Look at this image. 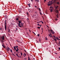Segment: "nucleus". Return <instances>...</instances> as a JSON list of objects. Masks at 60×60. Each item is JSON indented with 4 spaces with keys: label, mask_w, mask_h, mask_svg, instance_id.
<instances>
[{
    "label": "nucleus",
    "mask_w": 60,
    "mask_h": 60,
    "mask_svg": "<svg viewBox=\"0 0 60 60\" xmlns=\"http://www.w3.org/2000/svg\"><path fill=\"white\" fill-rule=\"evenodd\" d=\"M18 21L19 22V23L18 24V25L19 27H21L22 26V27H23V23L21 22V21L19 20Z\"/></svg>",
    "instance_id": "f257e3e1"
},
{
    "label": "nucleus",
    "mask_w": 60,
    "mask_h": 60,
    "mask_svg": "<svg viewBox=\"0 0 60 60\" xmlns=\"http://www.w3.org/2000/svg\"><path fill=\"white\" fill-rule=\"evenodd\" d=\"M52 2V1H49V2L48 3V4L47 5L48 6H50V5H51L52 4H53V3H52L51 2Z\"/></svg>",
    "instance_id": "f03ea898"
},
{
    "label": "nucleus",
    "mask_w": 60,
    "mask_h": 60,
    "mask_svg": "<svg viewBox=\"0 0 60 60\" xmlns=\"http://www.w3.org/2000/svg\"><path fill=\"white\" fill-rule=\"evenodd\" d=\"M5 29L6 31V21L5 20Z\"/></svg>",
    "instance_id": "7ed1b4c3"
},
{
    "label": "nucleus",
    "mask_w": 60,
    "mask_h": 60,
    "mask_svg": "<svg viewBox=\"0 0 60 60\" xmlns=\"http://www.w3.org/2000/svg\"><path fill=\"white\" fill-rule=\"evenodd\" d=\"M6 48H6L7 50L8 51H9L10 49L9 48V47H8V46H7L6 47Z\"/></svg>",
    "instance_id": "20e7f679"
},
{
    "label": "nucleus",
    "mask_w": 60,
    "mask_h": 60,
    "mask_svg": "<svg viewBox=\"0 0 60 60\" xmlns=\"http://www.w3.org/2000/svg\"><path fill=\"white\" fill-rule=\"evenodd\" d=\"M1 38L3 40H4V36H3L2 37H1Z\"/></svg>",
    "instance_id": "39448f33"
},
{
    "label": "nucleus",
    "mask_w": 60,
    "mask_h": 60,
    "mask_svg": "<svg viewBox=\"0 0 60 60\" xmlns=\"http://www.w3.org/2000/svg\"><path fill=\"white\" fill-rule=\"evenodd\" d=\"M55 11L56 13H58V10H56Z\"/></svg>",
    "instance_id": "423d86ee"
},
{
    "label": "nucleus",
    "mask_w": 60,
    "mask_h": 60,
    "mask_svg": "<svg viewBox=\"0 0 60 60\" xmlns=\"http://www.w3.org/2000/svg\"><path fill=\"white\" fill-rule=\"evenodd\" d=\"M49 9V10H50V12H52V9Z\"/></svg>",
    "instance_id": "0eeeda50"
},
{
    "label": "nucleus",
    "mask_w": 60,
    "mask_h": 60,
    "mask_svg": "<svg viewBox=\"0 0 60 60\" xmlns=\"http://www.w3.org/2000/svg\"><path fill=\"white\" fill-rule=\"evenodd\" d=\"M58 7V6L56 7H55V9L56 10V9H57V8Z\"/></svg>",
    "instance_id": "6e6552de"
},
{
    "label": "nucleus",
    "mask_w": 60,
    "mask_h": 60,
    "mask_svg": "<svg viewBox=\"0 0 60 60\" xmlns=\"http://www.w3.org/2000/svg\"><path fill=\"white\" fill-rule=\"evenodd\" d=\"M14 49L15 50H16V46H14Z\"/></svg>",
    "instance_id": "1a4fd4ad"
},
{
    "label": "nucleus",
    "mask_w": 60,
    "mask_h": 60,
    "mask_svg": "<svg viewBox=\"0 0 60 60\" xmlns=\"http://www.w3.org/2000/svg\"><path fill=\"white\" fill-rule=\"evenodd\" d=\"M53 3H55L56 2V0L53 1Z\"/></svg>",
    "instance_id": "9d476101"
},
{
    "label": "nucleus",
    "mask_w": 60,
    "mask_h": 60,
    "mask_svg": "<svg viewBox=\"0 0 60 60\" xmlns=\"http://www.w3.org/2000/svg\"><path fill=\"white\" fill-rule=\"evenodd\" d=\"M30 4H28V5L29 6V7H30Z\"/></svg>",
    "instance_id": "9b49d317"
},
{
    "label": "nucleus",
    "mask_w": 60,
    "mask_h": 60,
    "mask_svg": "<svg viewBox=\"0 0 60 60\" xmlns=\"http://www.w3.org/2000/svg\"><path fill=\"white\" fill-rule=\"evenodd\" d=\"M2 46L3 47H4V48H5V46L4 45H2Z\"/></svg>",
    "instance_id": "f8f14e48"
},
{
    "label": "nucleus",
    "mask_w": 60,
    "mask_h": 60,
    "mask_svg": "<svg viewBox=\"0 0 60 60\" xmlns=\"http://www.w3.org/2000/svg\"><path fill=\"white\" fill-rule=\"evenodd\" d=\"M8 33H10V30H8Z\"/></svg>",
    "instance_id": "ddd939ff"
},
{
    "label": "nucleus",
    "mask_w": 60,
    "mask_h": 60,
    "mask_svg": "<svg viewBox=\"0 0 60 60\" xmlns=\"http://www.w3.org/2000/svg\"><path fill=\"white\" fill-rule=\"evenodd\" d=\"M15 47H16V48H17V49H18V46H15Z\"/></svg>",
    "instance_id": "4468645a"
},
{
    "label": "nucleus",
    "mask_w": 60,
    "mask_h": 60,
    "mask_svg": "<svg viewBox=\"0 0 60 60\" xmlns=\"http://www.w3.org/2000/svg\"><path fill=\"white\" fill-rule=\"evenodd\" d=\"M18 50H19V49H17L16 50V52H17L18 51Z\"/></svg>",
    "instance_id": "2eb2a0df"
},
{
    "label": "nucleus",
    "mask_w": 60,
    "mask_h": 60,
    "mask_svg": "<svg viewBox=\"0 0 60 60\" xmlns=\"http://www.w3.org/2000/svg\"><path fill=\"white\" fill-rule=\"evenodd\" d=\"M17 42H19V43H20V41H18L17 40Z\"/></svg>",
    "instance_id": "dca6fc26"
},
{
    "label": "nucleus",
    "mask_w": 60,
    "mask_h": 60,
    "mask_svg": "<svg viewBox=\"0 0 60 60\" xmlns=\"http://www.w3.org/2000/svg\"><path fill=\"white\" fill-rule=\"evenodd\" d=\"M50 30L51 31V32H53V31L52 30Z\"/></svg>",
    "instance_id": "f3484780"
},
{
    "label": "nucleus",
    "mask_w": 60,
    "mask_h": 60,
    "mask_svg": "<svg viewBox=\"0 0 60 60\" xmlns=\"http://www.w3.org/2000/svg\"><path fill=\"white\" fill-rule=\"evenodd\" d=\"M19 18H17L16 19V20H19Z\"/></svg>",
    "instance_id": "a211bd4d"
},
{
    "label": "nucleus",
    "mask_w": 60,
    "mask_h": 60,
    "mask_svg": "<svg viewBox=\"0 0 60 60\" xmlns=\"http://www.w3.org/2000/svg\"><path fill=\"white\" fill-rule=\"evenodd\" d=\"M10 51L11 52V53L12 52V50H11V49H10Z\"/></svg>",
    "instance_id": "6ab92c4d"
},
{
    "label": "nucleus",
    "mask_w": 60,
    "mask_h": 60,
    "mask_svg": "<svg viewBox=\"0 0 60 60\" xmlns=\"http://www.w3.org/2000/svg\"><path fill=\"white\" fill-rule=\"evenodd\" d=\"M56 16L57 17V18H58V14H57L56 15Z\"/></svg>",
    "instance_id": "aec40b11"
},
{
    "label": "nucleus",
    "mask_w": 60,
    "mask_h": 60,
    "mask_svg": "<svg viewBox=\"0 0 60 60\" xmlns=\"http://www.w3.org/2000/svg\"><path fill=\"white\" fill-rule=\"evenodd\" d=\"M57 4H59V2H57Z\"/></svg>",
    "instance_id": "412c9836"
},
{
    "label": "nucleus",
    "mask_w": 60,
    "mask_h": 60,
    "mask_svg": "<svg viewBox=\"0 0 60 60\" xmlns=\"http://www.w3.org/2000/svg\"><path fill=\"white\" fill-rule=\"evenodd\" d=\"M37 2H39V0H37Z\"/></svg>",
    "instance_id": "4be33fe9"
},
{
    "label": "nucleus",
    "mask_w": 60,
    "mask_h": 60,
    "mask_svg": "<svg viewBox=\"0 0 60 60\" xmlns=\"http://www.w3.org/2000/svg\"><path fill=\"white\" fill-rule=\"evenodd\" d=\"M50 9H51V8H52V7H50Z\"/></svg>",
    "instance_id": "5701e85b"
},
{
    "label": "nucleus",
    "mask_w": 60,
    "mask_h": 60,
    "mask_svg": "<svg viewBox=\"0 0 60 60\" xmlns=\"http://www.w3.org/2000/svg\"><path fill=\"white\" fill-rule=\"evenodd\" d=\"M38 28L39 29H40V27H38Z\"/></svg>",
    "instance_id": "b1692460"
},
{
    "label": "nucleus",
    "mask_w": 60,
    "mask_h": 60,
    "mask_svg": "<svg viewBox=\"0 0 60 60\" xmlns=\"http://www.w3.org/2000/svg\"><path fill=\"white\" fill-rule=\"evenodd\" d=\"M51 35V34H49V37H50V36Z\"/></svg>",
    "instance_id": "393cba45"
},
{
    "label": "nucleus",
    "mask_w": 60,
    "mask_h": 60,
    "mask_svg": "<svg viewBox=\"0 0 60 60\" xmlns=\"http://www.w3.org/2000/svg\"><path fill=\"white\" fill-rule=\"evenodd\" d=\"M24 59V60H26V58H25Z\"/></svg>",
    "instance_id": "a878e982"
},
{
    "label": "nucleus",
    "mask_w": 60,
    "mask_h": 60,
    "mask_svg": "<svg viewBox=\"0 0 60 60\" xmlns=\"http://www.w3.org/2000/svg\"><path fill=\"white\" fill-rule=\"evenodd\" d=\"M40 22H42V24H43V22L41 21H40Z\"/></svg>",
    "instance_id": "bb28decb"
},
{
    "label": "nucleus",
    "mask_w": 60,
    "mask_h": 60,
    "mask_svg": "<svg viewBox=\"0 0 60 60\" xmlns=\"http://www.w3.org/2000/svg\"><path fill=\"white\" fill-rule=\"evenodd\" d=\"M45 39L46 40H47V37H45Z\"/></svg>",
    "instance_id": "cd10ccee"
},
{
    "label": "nucleus",
    "mask_w": 60,
    "mask_h": 60,
    "mask_svg": "<svg viewBox=\"0 0 60 60\" xmlns=\"http://www.w3.org/2000/svg\"><path fill=\"white\" fill-rule=\"evenodd\" d=\"M42 33L43 32V29L42 28Z\"/></svg>",
    "instance_id": "c85d7f7f"
},
{
    "label": "nucleus",
    "mask_w": 60,
    "mask_h": 60,
    "mask_svg": "<svg viewBox=\"0 0 60 60\" xmlns=\"http://www.w3.org/2000/svg\"><path fill=\"white\" fill-rule=\"evenodd\" d=\"M24 55L25 56H26V54H25Z\"/></svg>",
    "instance_id": "c756f323"
},
{
    "label": "nucleus",
    "mask_w": 60,
    "mask_h": 60,
    "mask_svg": "<svg viewBox=\"0 0 60 60\" xmlns=\"http://www.w3.org/2000/svg\"><path fill=\"white\" fill-rule=\"evenodd\" d=\"M37 35L38 36H39L40 35L39 34H38V35Z\"/></svg>",
    "instance_id": "7c9ffc66"
},
{
    "label": "nucleus",
    "mask_w": 60,
    "mask_h": 60,
    "mask_svg": "<svg viewBox=\"0 0 60 60\" xmlns=\"http://www.w3.org/2000/svg\"><path fill=\"white\" fill-rule=\"evenodd\" d=\"M38 9L40 11H41V9H40V8H38Z\"/></svg>",
    "instance_id": "2f4dec72"
},
{
    "label": "nucleus",
    "mask_w": 60,
    "mask_h": 60,
    "mask_svg": "<svg viewBox=\"0 0 60 60\" xmlns=\"http://www.w3.org/2000/svg\"><path fill=\"white\" fill-rule=\"evenodd\" d=\"M21 56H22V52H21Z\"/></svg>",
    "instance_id": "473e14b6"
},
{
    "label": "nucleus",
    "mask_w": 60,
    "mask_h": 60,
    "mask_svg": "<svg viewBox=\"0 0 60 60\" xmlns=\"http://www.w3.org/2000/svg\"><path fill=\"white\" fill-rule=\"evenodd\" d=\"M55 20H56V21H57V19H55Z\"/></svg>",
    "instance_id": "72a5a7b5"
},
{
    "label": "nucleus",
    "mask_w": 60,
    "mask_h": 60,
    "mask_svg": "<svg viewBox=\"0 0 60 60\" xmlns=\"http://www.w3.org/2000/svg\"><path fill=\"white\" fill-rule=\"evenodd\" d=\"M53 37H54V38H56V37L54 35H53Z\"/></svg>",
    "instance_id": "f704fd0d"
},
{
    "label": "nucleus",
    "mask_w": 60,
    "mask_h": 60,
    "mask_svg": "<svg viewBox=\"0 0 60 60\" xmlns=\"http://www.w3.org/2000/svg\"><path fill=\"white\" fill-rule=\"evenodd\" d=\"M55 54H57V53H56V52H55Z\"/></svg>",
    "instance_id": "c9c22d12"
},
{
    "label": "nucleus",
    "mask_w": 60,
    "mask_h": 60,
    "mask_svg": "<svg viewBox=\"0 0 60 60\" xmlns=\"http://www.w3.org/2000/svg\"><path fill=\"white\" fill-rule=\"evenodd\" d=\"M35 7L36 8H37V7L36 6H35Z\"/></svg>",
    "instance_id": "e433bc0d"
},
{
    "label": "nucleus",
    "mask_w": 60,
    "mask_h": 60,
    "mask_svg": "<svg viewBox=\"0 0 60 60\" xmlns=\"http://www.w3.org/2000/svg\"><path fill=\"white\" fill-rule=\"evenodd\" d=\"M59 50H60V47L59 48Z\"/></svg>",
    "instance_id": "4c0bfd02"
},
{
    "label": "nucleus",
    "mask_w": 60,
    "mask_h": 60,
    "mask_svg": "<svg viewBox=\"0 0 60 60\" xmlns=\"http://www.w3.org/2000/svg\"><path fill=\"white\" fill-rule=\"evenodd\" d=\"M27 15H28V13H27Z\"/></svg>",
    "instance_id": "58836bf2"
},
{
    "label": "nucleus",
    "mask_w": 60,
    "mask_h": 60,
    "mask_svg": "<svg viewBox=\"0 0 60 60\" xmlns=\"http://www.w3.org/2000/svg\"><path fill=\"white\" fill-rule=\"evenodd\" d=\"M31 1L32 2H33V0H31Z\"/></svg>",
    "instance_id": "ea45409f"
},
{
    "label": "nucleus",
    "mask_w": 60,
    "mask_h": 60,
    "mask_svg": "<svg viewBox=\"0 0 60 60\" xmlns=\"http://www.w3.org/2000/svg\"><path fill=\"white\" fill-rule=\"evenodd\" d=\"M39 24H38V26H39Z\"/></svg>",
    "instance_id": "a19ab883"
},
{
    "label": "nucleus",
    "mask_w": 60,
    "mask_h": 60,
    "mask_svg": "<svg viewBox=\"0 0 60 60\" xmlns=\"http://www.w3.org/2000/svg\"><path fill=\"white\" fill-rule=\"evenodd\" d=\"M17 56H18V57H19V56L18 55H17Z\"/></svg>",
    "instance_id": "79ce46f5"
},
{
    "label": "nucleus",
    "mask_w": 60,
    "mask_h": 60,
    "mask_svg": "<svg viewBox=\"0 0 60 60\" xmlns=\"http://www.w3.org/2000/svg\"><path fill=\"white\" fill-rule=\"evenodd\" d=\"M52 33V34H54V32Z\"/></svg>",
    "instance_id": "37998d69"
},
{
    "label": "nucleus",
    "mask_w": 60,
    "mask_h": 60,
    "mask_svg": "<svg viewBox=\"0 0 60 60\" xmlns=\"http://www.w3.org/2000/svg\"><path fill=\"white\" fill-rule=\"evenodd\" d=\"M40 14L41 15V13L40 12Z\"/></svg>",
    "instance_id": "c03bdc74"
},
{
    "label": "nucleus",
    "mask_w": 60,
    "mask_h": 60,
    "mask_svg": "<svg viewBox=\"0 0 60 60\" xmlns=\"http://www.w3.org/2000/svg\"><path fill=\"white\" fill-rule=\"evenodd\" d=\"M59 39V38H57V40H58Z\"/></svg>",
    "instance_id": "a18cd8bd"
},
{
    "label": "nucleus",
    "mask_w": 60,
    "mask_h": 60,
    "mask_svg": "<svg viewBox=\"0 0 60 60\" xmlns=\"http://www.w3.org/2000/svg\"><path fill=\"white\" fill-rule=\"evenodd\" d=\"M33 33H34V34H35V33H34V32H33Z\"/></svg>",
    "instance_id": "49530a36"
},
{
    "label": "nucleus",
    "mask_w": 60,
    "mask_h": 60,
    "mask_svg": "<svg viewBox=\"0 0 60 60\" xmlns=\"http://www.w3.org/2000/svg\"><path fill=\"white\" fill-rule=\"evenodd\" d=\"M0 30H2V28H0Z\"/></svg>",
    "instance_id": "de8ad7c7"
},
{
    "label": "nucleus",
    "mask_w": 60,
    "mask_h": 60,
    "mask_svg": "<svg viewBox=\"0 0 60 60\" xmlns=\"http://www.w3.org/2000/svg\"><path fill=\"white\" fill-rule=\"evenodd\" d=\"M16 55L17 56H18V54H16Z\"/></svg>",
    "instance_id": "09e8293b"
},
{
    "label": "nucleus",
    "mask_w": 60,
    "mask_h": 60,
    "mask_svg": "<svg viewBox=\"0 0 60 60\" xmlns=\"http://www.w3.org/2000/svg\"><path fill=\"white\" fill-rule=\"evenodd\" d=\"M55 40V41H56V39H54Z\"/></svg>",
    "instance_id": "8fccbe9b"
},
{
    "label": "nucleus",
    "mask_w": 60,
    "mask_h": 60,
    "mask_svg": "<svg viewBox=\"0 0 60 60\" xmlns=\"http://www.w3.org/2000/svg\"><path fill=\"white\" fill-rule=\"evenodd\" d=\"M44 1H45V2H46V0H44Z\"/></svg>",
    "instance_id": "3c124183"
},
{
    "label": "nucleus",
    "mask_w": 60,
    "mask_h": 60,
    "mask_svg": "<svg viewBox=\"0 0 60 60\" xmlns=\"http://www.w3.org/2000/svg\"><path fill=\"white\" fill-rule=\"evenodd\" d=\"M58 43H59V44H60V43H59V42H58Z\"/></svg>",
    "instance_id": "603ef678"
},
{
    "label": "nucleus",
    "mask_w": 60,
    "mask_h": 60,
    "mask_svg": "<svg viewBox=\"0 0 60 60\" xmlns=\"http://www.w3.org/2000/svg\"><path fill=\"white\" fill-rule=\"evenodd\" d=\"M39 41H40V42H41V40H39Z\"/></svg>",
    "instance_id": "864d4df0"
},
{
    "label": "nucleus",
    "mask_w": 60,
    "mask_h": 60,
    "mask_svg": "<svg viewBox=\"0 0 60 60\" xmlns=\"http://www.w3.org/2000/svg\"><path fill=\"white\" fill-rule=\"evenodd\" d=\"M28 60H30V59H29V58H28Z\"/></svg>",
    "instance_id": "5fc2aeb1"
},
{
    "label": "nucleus",
    "mask_w": 60,
    "mask_h": 60,
    "mask_svg": "<svg viewBox=\"0 0 60 60\" xmlns=\"http://www.w3.org/2000/svg\"><path fill=\"white\" fill-rule=\"evenodd\" d=\"M33 59L34 60V59H35V58H33Z\"/></svg>",
    "instance_id": "6e6d98bb"
},
{
    "label": "nucleus",
    "mask_w": 60,
    "mask_h": 60,
    "mask_svg": "<svg viewBox=\"0 0 60 60\" xmlns=\"http://www.w3.org/2000/svg\"><path fill=\"white\" fill-rule=\"evenodd\" d=\"M16 30H18V29H17V28H16Z\"/></svg>",
    "instance_id": "4d7b16f0"
},
{
    "label": "nucleus",
    "mask_w": 60,
    "mask_h": 60,
    "mask_svg": "<svg viewBox=\"0 0 60 60\" xmlns=\"http://www.w3.org/2000/svg\"><path fill=\"white\" fill-rule=\"evenodd\" d=\"M58 40H60V39H58Z\"/></svg>",
    "instance_id": "13d9d810"
},
{
    "label": "nucleus",
    "mask_w": 60,
    "mask_h": 60,
    "mask_svg": "<svg viewBox=\"0 0 60 60\" xmlns=\"http://www.w3.org/2000/svg\"><path fill=\"white\" fill-rule=\"evenodd\" d=\"M29 31L30 32V30H29Z\"/></svg>",
    "instance_id": "bf43d9fd"
},
{
    "label": "nucleus",
    "mask_w": 60,
    "mask_h": 60,
    "mask_svg": "<svg viewBox=\"0 0 60 60\" xmlns=\"http://www.w3.org/2000/svg\"><path fill=\"white\" fill-rule=\"evenodd\" d=\"M59 43H60V41H59Z\"/></svg>",
    "instance_id": "052dcab7"
},
{
    "label": "nucleus",
    "mask_w": 60,
    "mask_h": 60,
    "mask_svg": "<svg viewBox=\"0 0 60 60\" xmlns=\"http://www.w3.org/2000/svg\"><path fill=\"white\" fill-rule=\"evenodd\" d=\"M39 40H41V39H40V38Z\"/></svg>",
    "instance_id": "680f3d73"
},
{
    "label": "nucleus",
    "mask_w": 60,
    "mask_h": 60,
    "mask_svg": "<svg viewBox=\"0 0 60 60\" xmlns=\"http://www.w3.org/2000/svg\"><path fill=\"white\" fill-rule=\"evenodd\" d=\"M35 0V2H36V1H37V0Z\"/></svg>",
    "instance_id": "e2e57ef3"
},
{
    "label": "nucleus",
    "mask_w": 60,
    "mask_h": 60,
    "mask_svg": "<svg viewBox=\"0 0 60 60\" xmlns=\"http://www.w3.org/2000/svg\"><path fill=\"white\" fill-rule=\"evenodd\" d=\"M41 26V25H40V26Z\"/></svg>",
    "instance_id": "0e129e2a"
},
{
    "label": "nucleus",
    "mask_w": 60,
    "mask_h": 60,
    "mask_svg": "<svg viewBox=\"0 0 60 60\" xmlns=\"http://www.w3.org/2000/svg\"><path fill=\"white\" fill-rule=\"evenodd\" d=\"M59 37V38H60V37Z\"/></svg>",
    "instance_id": "69168bd1"
},
{
    "label": "nucleus",
    "mask_w": 60,
    "mask_h": 60,
    "mask_svg": "<svg viewBox=\"0 0 60 60\" xmlns=\"http://www.w3.org/2000/svg\"><path fill=\"white\" fill-rule=\"evenodd\" d=\"M27 19H28V18H27Z\"/></svg>",
    "instance_id": "338daca9"
},
{
    "label": "nucleus",
    "mask_w": 60,
    "mask_h": 60,
    "mask_svg": "<svg viewBox=\"0 0 60 60\" xmlns=\"http://www.w3.org/2000/svg\"><path fill=\"white\" fill-rule=\"evenodd\" d=\"M59 58H60V57H59Z\"/></svg>",
    "instance_id": "774afa93"
}]
</instances>
